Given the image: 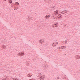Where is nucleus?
<instances>
[{"mask_svg":"<svg viewBox=\"0 0 80 80\" xmlns=\"http://www.w3.org/2000/svg\"><path fill=\"white\" fill-rule=\"evenodd\" d=\"M18 55H19V56H20V57H22V56H23V55H24V52L19 53V54H18Z\"/></svg>","mask_w":80,"mask_h":80,"instance_id":"1","label":"nucleus"},{"mask_svg":"<svg viewBox=\"0 0 80 80\" xmlns=\"http://www.w3.org/2000/svg\"><path fill=\"white\" fill-rule=\"evenodd\" d=\"M58 10H57L54 12V14H55V15H58Z\"/></svg>","mask_w":80,"mask_h":80,"instance_id":"2","label":"nucleus"},{"mask_svg":"<svg viewBox=\"0 0 80 80\" xmlns=\"http://www.w3.org/2000/svg\"><path fill=\"white\" fill-rule=\"evenodd\" d=\"M67 11L65 10L62 11V12H61V13H62V14H65V13H67Z\"/></svg>","mask_w":80,"mask_h":80,"instance_id":"3","label":"nucleus"},{"mask_svg":"<svg viewBox=\"0 0 80 80\" xmlns=\"http://www.w3.org/2000/svg\"><path fill=\"white\" fill-rule=\"evenodd\" d=\"M50 17V15H47L45 16V18L46 19Z\"/></svg>","mask_w":80,"mask_h":80,"instance_id":"4","label":"nucleus"},{"mask_svg":"<svg viewBox=\"0 0 80 80\" xmlns=\"http://www.w3.org/2000/svg\"><path fill=\"white\" fill-rule=\"evenodd\" d=\"M11 6L12 7H15V4H12Z\"/></svg>","mask_w":80,"mask_h":80,"instance_id":"5","label":"nucleus"},{"mask_svg":"<svg viewBox=\"0 0 80 80\" xmlns=\"http://www.w3.org/2000/svg\"><path fill=\"white\" fill-rule=\"evenodd\" d=\"M76 58H77V59H80V56H77L76 57Z\"/></svg>","mask_w":80,"mask_h":80,"instance_id":"6","label":"nucleus"},{"mask_svg":"<svg viewBox=\"0 0 80 80\" xmlns=\"http://www.w3.org/2000/svg\"><path fill=\"white\" fill-rule=\"evenodd\" d=\"M19 4V3H18V2H15V5H18Z\"/></svg>","mask_w":80,"mask_h":80,"instance_id":"7","label":"nucleus"},{"mask_svg":"<svg viewBox=\"0 0 80 80\" xmlns=\"http://www.w3.org/2000/svg\"><path fill=\"white\" fill-rule=\"evenodd\" d=\"M2 47L3 48H6V46H5L3 45Z\"/></svg>","mask_w":80,"mask_h":80,"instance_id":"8","label":"nucleus"},{"mask_svg":"<svg viewBox=\"0 0 80 80\" xmlns=\"http://www.w3.org/2000/svg\"><path fill=\"white\" fill-rule=\"evenodd\" d=\"M28 77H31V76H32V75L31 74H28Z\"/></svg>","mask_w":80,"mask_h":80,"instance_id":"9","label":"nucleus"},{"mask_svg":"<svg viewBox=\"0 0 80 80\" xmlns=\"http://www.w3.org/2000/svg\"><path fill=\"white\" fill-rule=\"evenodd\" d=\"M52 45L53 46L55 47L54 46H55V43L53 42V43L52 44Z\"/></svg>","mask_w":80,"mask_h":80,"instance_id":"10","label":"nucleus"},{"mask_svg":"<svg viewBox=\"0 0 80 80\" xmlns=\"http://www.w3.org/2000/svg\"><path fill=\"white\" fill-rule=\"evenodd\" d=\"M39 43H42V42H41V40H39Z\"/></svg>","mask_w":80,"mask_h":80,"instance_id":"11","label":"nucleus"},{"mask_svg":"<svg viewBox=\"0 0 80 80\" xmlns=\"http://www.w3.org/2000/svg\"><path fill=\"white\" fill-rule=\"evenodd\" d=\"M52 27H56V26H55L54 24H53L52 25Z\"/></svg>","mask_w":80,"mask_h":80,"instance_id":"12","label":"nucleus"},{"mask_svg":"<svg viewBox=\"0 0 80 80\" xmlns=\"http://www.w3.org/2000/svg\"><path fill=\"white\" fill-rule=\"evenodd\" d=\"M10 1L11 2L10 3H12V0H10Z\"/></svg>","mask_w":80,"mask_h":80,"instance_id":"13","label":"nucleus"},{"mask_svg":"<svg viewBox=\"0 0 80 80\" xmlns=\"http://www.w3.org/2000/svg\"><path fill=\"white\" fill-rule=\"evenodd\" d=\"M42 78H43V76H41V77H40V80H41V79H42Z\"/></svg>","mask_w":80,"mask_h":80,"instance_id":"14","label":"nucleus"},{"mask_svg":"<svg viewBox=\"0 0 80 80\" xmlns=\"http://www.w3.org/2000/svg\"><path fill=\"white\" fill-rule=\"evenodd\" d=\"M28 18H30L29 20H32L31 19V18H30V17H28Z\"/></svg>","mask_w":80,"mask_h":80,"instance_id":"15","label":"nucleus"},{"mask_svg":"<svg viewBox=\"0 0 80 80\" xmlns=\"http://www.w3.org/2000/svg\"><path fill=\"white\" fill-rule=\"evenodd\" d=\"M53 24L54 25V26H56V27H57V25H56V24Z\"/></svg>","mask_w":80,"mask_h":80,"instance_id":"16","label":"nucleus"},{"mask_svg":"<svg viewBox=\"0 0 80 80\" xmlns=\"http://www.w3.org/2000/svg\"><path fill=\"white\" fill-rule=\"evenodd\" d=\"M44 79H45V78H42V79H41L42 80H44Z\"/></svg>","mask_w":80,"mask_h":80,"instance_id":"17","label":"nucleus"},{"mask_svg":"<svg viewBox=\"0 0 80 80\" xmlns=\"http://www.w3.org/2000/svg\"><path fill=\"white\" fill-rule=\"evenodd\" d=\"M43 42H44V41L42 40V43H43Z\"/></svg>","mask_w":80,"mask_h":80,"instance_id":"18","label":"nucleus"},{"mask_svg":"<svg viewBox=\"0 0 80 80\" xmlns=\"http://www.w3.org/2000/svg\"><path fill=\"white\" fill-rule=\"evenodd\" d=\"M60 47H58V49H60Z\"/></svg>","mask_w":80,"mask_h":80,"instance_id":"19","label":"nucleus"},{"mask_svg":"<svg viewBox=\"0 0 80 80\" xmlns=\"http://www.w3.org/2000/svg\"><path fill=\"white\" fill-rule=\"evenodd\" d=\"M61 48L63 49V47H61Z\"/></svg>","mask_w":80,"mask_h":80,"instance_id":"20","label":"nucleus"},{"mask_svg":"<svg viewBox=\"0 0 80 80\" xmlns=\"http://www.w3.org/2000/svg\"><path fill=\"white\" fill-rule=\"evenodd\" d=\"M57 79H59V77H58V78H57Z\"/></svg>","mask_w":80,"mask_h":80,"instance_id":"21","label":"nucleus"},{"mask_svg":"<svg viewBox=\"0 0 80 80\" xmlns=\"http://www.w3.org/2000/svg\"><path fill=\"white\" fill-rule=\"evenodd\" d=\"M42 40H41V42H42Z\"/></svg>","mask_w":80,"mask_h":80,"instance_id":"22","label":"nucleus"},{"mask_svg":"<svg viewBox=\"0 0 80 80\" xmlns=\"http://www.w3.org/2000/svg\"><path fill=\"white\" fill-rule=\"evenodd\" d=\"M16 9H18V8L17 7H16Z\"/></svg>","mask_w":80,"mask_h":80,"instance_id":"23","label":"nucleus"},{"mask_svg":"<svg viewBox=\"0 0 80 80\" xmlns=\"http://www.w3.org/2000/svg\"><path fill=\"white\" fill-rule=\"evenodd\" d=\"M16 9H18V8L17 7H16Z\"/></svg>","mask_w":80,"mask_h":80,"instance_id":"24","label":"nucleus"},{"mask_svg":"<svg viewBox=\"0 0 80 80\" xmlns=\"http://www.w3.org/2000/svg\"><path fill=\"white\" fill-rule=\"evenodd\" d=\"M6 80V79H2V80Z\"/></svg>","mask_w":80,"mask_h":80,"instance_id":"25","label":"nucleus"},{"mask_svg":"<svg viewBox=\"0 0 80 80\" xmlns=\"http://www.w3.org/2000/svg\"><path fill=\"white\" fill-rule=\"evenodd\" d=\"M64 48V47H62V49Z\"/></svg>","mask_w":80,"mask_h":80,"instance_id":"26","label":"nucleus"},{"mask_svg":"<svg viewBox=\"0 0 80 80\" xmlns=\"http://www.w3.org/2000/svg\"><path fill=\"white\" fill-rule=\"evenodd\" d=\"M43 77H44V76H42V78H43Z\"/></svg>","mask_w":80,"mask_h":80,"instance_id":"27","label":"nucleus"},{"mask_svg":"<svg viewBox=\"0 0 80 80\" xmlns=\"http://www.w3.org/2000/svg\"><path fill=\"white\" fill-rule=\"evenodd\" d=\"M4 1L5 2V1H6V0H4Z\"/></svg>","mask_w":80,"mask_h":80,"instance_id":"28","label":"nucleus"},{"mask_svg":"<svg viewBox=\"0 0 80 80\" xmlns=\"http://www.w3.org/2000/svg\"><path fill=\"white\" fill-rule=\"evenodd\" d=\"M51 0H49V2H51Z\"/></svg>","mask_w":80,"mask_h":80,"instance_id":"29","label":"nucleus"},{"mask_svg":"<svg viewBox=\"0 0 80 80\" xmlns=\"http://www.w3.org/2000/svg\"><path fill=\"white\" fill-rule=\"evenodd\" d=\"M44 78H45V77L44 76L43 77Z\"/></svg>","mask_w":80,"mask_h":80,"instance_id":"30","label":"nucleus"},{"mask_svg":"<svg viewBox=\"0 0 80 80\" xmlns=\"http://www.w3.org/2000/svg\"><path fill=\"white\" fill-rule=\"evenodd\" d=\"M57 44H58V42L56 43Z\"/></svg>","mask_w":80,"mask_h":80,"instance_id":"31","label":"nucleus"},{"mask_svg":"<svg viewBox=\"0 0 80 80\" xmlns=\"http://www.w3.org/2000/svg\"><path fill=\"white\" fill-rule=\"evenodd\" d=\"M17 80H18V79H17Z\"/></svg>","mask_w":80,"mask_h":80,"instance_id":"32","label":"nucleus"},{"mask_svg":"<svg viewBox=\"0 0 80 80\" xmlns=\"http://www.w3.org/2000/svg\"><path fill=\"white\" fill-rule=\"evenodd\" d=\"M78 58H79L78 57Z\"/></svg>","mask_w":80,"mask_h":80,"instance_id":"33","label":"nucleus"},{"mask_svg":"<svg viewBox=\"0 0 80 80\" xmlns=\"http://www.w3.org/2000/svg\"><path fill=\"white\" fill-rule=\"evenodd\" d=\"M59 17H60V16H59Z\"/></svg>","mask_w":80,"mask_h":80,"instance_id":"34","label":"nucleus"},{"mask_svg":"<svg viewBox=\"0 0 80 80\" xmlns=\"http://www.w3.org/2000/svg\"><path fill=\"white\" fill-rule=\"evenodd\" d=\"M60 17H61V16H60Z\"/></svg>","mask_w":80,"mask_h":80,"instance_id":"35","label":"nucleus"},{"mask_svg":"<svg viewBox=\"0 0 80 80\" xmlns=\"http://www.w3.org/2000/svg\"><path fill=\"white\" fill-rule=\"evenodd\" d=\"M65 43H66V42H65Z\"/></svg>","mask_w":80,"mask_h":80,"instance_id":"36","label":"nucleus"},{"mask_svg":"<svg viewBox=\"0 0 80 80\" xmlns=\"http://www.w3.org/2000/svg\"><path fill=\"white\" fill-rule=\"evenodd\" d=\"M55 46H56V45H55Z\"/></svg>","mask_w":80,"mask_h":80,"instance_id":"37","label":"nucleus"}]
</instances>
